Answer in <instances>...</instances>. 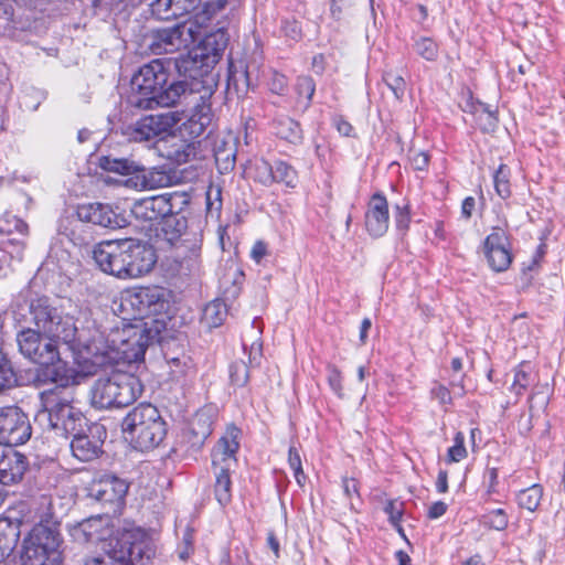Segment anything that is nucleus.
I'll return each instance as SVG.
<instances>
[{
  "instance_id": "774afa93",
  "label": "nucleus",
  "mask_w": 565,
  "mask_h": 565,
  "mask_svg": "<svg viewBox=\"0 0 565 565\" xmlns=\"http://www.w3.org/2000/svg\"><path fill=\"white\" fill-rule=\"evenodd\" d=\"M286 86V78L282 75H276L271 83V90L276 94H282Z\"/></svg>"
},
{
  "instance_id": "052dcab7",
  "label": "nucleus",
  "mask_w": 565,
  "mask_h": 565,
  "mask_svg": "<svg viewBox=\"0 0 565 565\" xmlns=\"http://www.w3.org/2000/svg\"><path fill=\"white\" fill-rule=\"evenodd\" d=\"M447 509L448 507L445 502L437 501L429 507L427 515L430 520H436L443 516L446 513Z\"/></svg>"
},
{
  "instance_id": "c756f323",
  "label": "nucleus",
  "mask_w": 565,
  "mask_h": 565,
  "mask_svg": "<svg viewBox=\"0 0 565 565\" xmlns=\"http://www.w3.org/2000/svg\"><path fill=\"white\" fill-rule=\"evenodd\" d=\"M189 92V84L185 81L172 82L169 86L162 87L157 94L156 104L161 107H171Z\"/></svg>"
},
{
  "instance_id": "ddd939ff",
  "label": "nucleus",
  "mask_w": 565,
  "mask_h": 565,
  "mask_svg": "<svg viewBox=\"0 0 565 565\" xmlns=\"http://www.w3.org/2000/svg\"><path fill=\"white\" fill-rule=\"evenodd\" d=\"M118 520L108 512L90 516L76 523L70 529L73 540L79 544H97L99 542L111 541L115 539V529Z\"/></svg>"
},
{
  "instance_id": "39448f33",
  "label": "nucleus",
  "mask_w": 565,
  "mask_h": 565,
  "mask_svg": "<svg viewBox=\"0 0 565 565\" xmlns=\"http://www.w3.org/2000/svg\"><path fill=\"white\" fill-rule=\"evenodd\" d=\"M142 390L138 376L117 370L94 382L89 393L90 405L99 411L122 408L132 404Z\"/></svg>"
},
{
  "instance_id": "dca6fc26",
  "label": "nucleus",
  "mask_w": 565,
  "mask_h": 565,
  "mask_svg": "<svg viewBox=\"0 0 565 565\" xmlns=\"http://www.w3.org/2000/svg\"><path fill=\"white\" fill-rule=\"evenodd\" d=\"M181 116L175 111H164L145 116L127 128L130 140L136 142L152 140L181 121Z\"/></svg>"
},
{
  "instance_id": "37998d69",
  "label": "nucleus",
  "mask_w": 565,
  "mask_h": 565,
  "mask_svg": "<svg viewBox=\"0 0 565 565\" xmlns=\"http://www.w3.org/2000/svg\"><path fill=\"white\" fill-rule=\"evenodd\" d=\"M127 557L122 551L119 554L114 551L105 553L104 555L87 557L82 565H126Z\"/></svg>"
},
{
  "instance_id": "e433bc0d",
  "label": "nucleus",
  "mask_w": 565,
  "mask_h": 565,
  "mask_svg": "<svg viewBox=\"0 0 565 565\" xmlns=\"http://www.w3.org/2000/svg\"><path fill=\"white\" fill-rule=\"evenodd\" d=\"M215 486L214 494L221 505H226L232 499L230 471H214Z\"/></svg>"
},
{
  "instance_id": "9d476101",
  "label": "nucleus",
  "mask_w": 565,
  "mask_h": 565,
  "mask_svg": "<svg viewBox=\"0 0 565 565\" xmlns=\"http://www.w3.org/2000/svg\"><path fill=\"white\" fill-rule=\"evenodd\" d=\"M200 30L191 21H184L171 28L153 30L148 46L153 54L174 53L186 50L199 40Z\"/></svg>"
},
{
  "instance_id": "a18cd8bd",
  "label": "nucleus",
  "mask_w": 565,
  "mask_h": 565,
  "mask_svg": "<svg viewBox=\"0 0 565 565\" xmlns=\"http://www.w3.org/2000/svg\"><path fill=\"white\" fill-rule=\"evenodd\" d=\"M383 81L396 99L401 100L404 97L406 83L403 76L390 71L384 73Z\"/></svg>"
},
{
  "instance_id": "0eeeda50",
  "label": "nucleus",
  "mask_w": 565,
  "mask_h": 565,
  "mask_svg": "<svg viewBox=\"0 0 565 565\" xmlns=\"http://www.w3.org/2000/svg\"><path fill=\"white\" fill-rule=\"evenodd\" d=\"M169 302L164 290L159 287H140L127 290L121 295L119 313L122 321L145 323L150 319L167 311Z\"/></svg>"
},
{
  "instance_id": "c85d7f7f",
  "label": "nucleus",
  "mask_w": 565,
  "mask_h": 565,
  "mask_svg": "<svg viewBox=\"0 0 565 565\" xmlns=\"http://www.w3.org/2000/svg\"><path fill=\"white\" fill-rule=\"evenodd\" d=\"M273 129L277 137L292 145L302 142V129L298 121L286 115H279L273 120Z\"/></svg>"
},
{
  "instance_id": "09e8293b",
  "label": "nucleus",
  "mask_w": 565,
  "mask_h": 565,
  "mask_svg": "<svg viewBox=\"0 0 565 565\" xmlns=\"http://www.w3.org/2000/svg\"><path fill=\"white\" fill-rule=\"evenodd\" d=\"M467 457V450L465 447V435L458 431L454 438V445L448 449L447 460L448 462H459Z\"/></svg>"
},
{
  "instance_id": "7c9ffc66",
  "label": "nucleus",
  "mask_w": 565,
  "mask_h": 565,
  "mask_svg": "<svg viewBox=\"0 0 565 565\" xmlns=\"http://www.w3.org/2000/svg\"><path fill=\"white\" fill-rule=\"evenodd\" d=\"M227 317V308L224 301L214 300L205 306L202 313V321L209 328L220 327Z\"/></svg>"
},
{
  "instance_id": "5fc2aeb1",
  "label": "nucleus",
  "mask_w": 565,
  "mask_h": 565,
  "mask_svg": "<svg viewBox=\"0 0 565 565\" xmlns=\"http://www.w3.org/2000/svg\"><path fill=\"white\" fill-rule=\"evenodd\" d=\"M288 462L290 468L294 471L295 478L299 484H301V478H305L302 466H301V458L298 449L294 446H290L288 451Z\"/></svg>"
},
{
  "instance_id": "b1692460",
  "label": "nucleus",
  "mask_w": 565,
  "mask_h": 565,
  "mask_svg": "<svg viewBox=\"0 0 565 565\" xmlns=\"http://www.w3.org/2000/svg\"><path fill=\"white\" fill-rule=\"evenodd\" d=\"M364 222L367 233L373 237H381L387 232L390 224L388 203L382 193L376 192L371 196Z\"/></svg>"
},
{
  "instance_id": "864d4df0",
  "label": "nucleus",
  "mask_w": 565,
  "mask_h": 565,
  "mask_svg": "<svg viewBox=\"0 0 565 565\" xmlns=\"http://www.w3.org/2000/svg\"><path fill=\"white\" fill-rule=\"evenodd\" d=\"M328 384L333 393L342 398L344 396L343 386H342V374L341 371L335 365H328Z\"/></svg>"
},
{
  "instance_id": "473e14b6",
  "label": "nucleus",
  "mask_w": 565,
  "mask_h": 565,
  "mask_svg": "<svg viewBox=\"0 0 565 565\" xmlns=\"http://www.w3.org/2000/svg\"><path fill=\"white\" fill-rule=\"evenodd\" d=\"M534 381L532 365L529 362H522L514 369L513 382L511 391L520 396Z\"/></svg>"
},
{
  "instance_id": "ea45409f",
  "label": "nucleus",
  "mask_w": 565,
  "mask_h": 565,
  "mask_svg": "<svg viewBox=\"0 0 565 565\" xmlns=\"http://www.w3.org/2000/svg\"><path fill=\"white\" fill-rule=\"evenodd\" d=\"M274 182L284 183L288 188L297 185V171L285 161H275L273 164Z\"/></svg>"
},
{
  "instance_id": "f03ea898",
  "label": "nucleus",
  "mask_w": 565,
  "mask_h": 565,
  "mask_svg": "<svg viewBox=\"0 0 565 565\" xmlns=\"http://www.w3.org/2000/svg\"><path fill=\"white\" fill-rule=\"evenodd\" d=\"M30 313L38 331L47 340L56 344L61 342L72 351L74 361L83 373L87 360L94 356L89 353L92 338L85 339L83 332H78L74 317L50 305L46 299L32 302Z\"/></svg>"
},
{
  "instance_id": "9b49d317",
  "label": "nucleus",
  "mask_w": 565,
  "mask_h": 565,
  "mask_svg": "<svg viewBox=\"0 0 565 565\" xmlns=\"http://www.w3.org/2000/svg\"><path fill=\"white\" fill-rule=\"evenodd\" d=\"M42 332L36 329L25 328L18 332L17 343L20 353L33 363L49 366L60 361L57 344L43 340Z\"/></svg>"
},
{
  "instance_id": "1a4fd4ad",
  "label": "nucleus",
  "mask_w": 565,
  "mask_h": 565,
  "mask_svg": "<svg viewBox=\"0 0 565 565\" xmlns=\"http://www.w3.org/2000/svg\"><path fill=\"white\" fill-rule=\"evenodd\" d=\"M181 213L171 214L164 218L162 224V238L170 245H178V249H189L190 255L188 259L181 263V267H184L189 271H194L199 268V257L202 244L201 231H194L191 233L192 239L188 238L190 233L186 232L188 221Z\"/></svg>"
},
{
  "instance_id": "412c9836",
  "label": "nucleus",
  "mask_w": 565,
  "mask_h": 565,
  "mask_svg": "<svg viewBox=\"0 0 565 565\" xmlns=\"http://www.w3.org/2000/svg\"><path fill=\"white\" fill-rule=\"evenodd\" d=\"M201 142L172 132L163 138L158 149L161 154L175 164H183L196 158Z\"/></svg>"
},
{
  "instance_id": "7ed1b4c3",
  "label": "nucleus",
  "mask_w": 565,
  "mask_h": 565,
  "mask_svg": "<svg viewBox=\"0 0 565 565\" xmlns=\"http://www.w3.org/2000/svg\"><path fill=\"white\" fill-rule=\"evenodd\" d=\"M39 522L24 540L21 559L24 565H60L62 563V537L58 523L53 519L50 495H41L32 502Z\"/></svg>"
},
{
  "instance_id": "f257e3e1",
  "label": "nucleus",
  "mask_w": 565,
  "mask_h": 565,
  "mask_svg": "<svg viewBox=\"0 0 565 565\" xmlns=\"http://www.w3.org/2000/svg\"><path fill=\"white\" fill-rule=\"evenodd\" d=\"M156 334L145 323H124L113 328L105 338L104 332L96 330L92 335L89 353L83 373L95 374L98 369L115 361L122 360L135 363L143 360L149 343Z\"/></svg>"
},
{
  "instance_id": "4d7b16f0",
  "label": "nucleus",
  "mask_w": 565,
  "mask_h": 565,
  "mask_svg": "<svg viewBox=\"0 0 565 565\" xmlns=\"http://www.w3.org/2000/svg\"><path fill=\"white\" fill-rule=\"evenodd\" d=\"M395 222H396V226L399 231H405L408 228V225L411 222L408 205H403V206L396 205Z\"/></svg>"
},
{
  "instance_id": "4468645a",
  "label": "nucleus",
  "mask_w": 565,
  "mask_h": 565,
  "mask_svg": "<svg viewBox=\"0 0 565 565\" xmlns=\"http://www.w3.org/2000/svg\"><path fill=\"white\" fill-rule=\"evenodd\" d=\"M202 53H188L180 54L174 60V67L179 74L189 77H195V70L198 68V57H202L206 60V64L209 63H217L220 57L222 56L224 50L227 46V38L225 32L217 31L213 34L207 35L203 40Z\"/></svg>"
},
{
  "instance_id": "49530a36",
  "label": "nucleus",
  "mask_w": 565,
  "mask_h": 565,
  "mask_svg": "<svg viewBox=\"0 0 565 565\" xmlns=\"http://www.w3.org/2000/svg\"><path fill=\"white\" fill-rule=\"evenodd\" d=\"M414 49L416 53L427 61H435L438 55L437 44L429 38H420L415 44Z\"/></svg>"
},
{
  "instance_id": "8fccbe9b",
  "label": "nucleus",
  "mask_w": 565,
  "mask_h": 565,
  "mask_svg": "<svg viewBox=\"0 0 565 565\" xmlns=\"http://www.w3.org/2000/svg\"><path fill=\"white\" fill-rule=\"evenodd\" d=\"M255 174L254 178L256 181L264 185H270L274 183V171L273 164H270L266 160H259L255 163Z\"/></svg>"
},
{
  "instance_id": "bf43d9fd",
  "label": "nucleus",
  "mask_w": 565,
  "mask_h": 565,
  "mask_svg": "<svg viewBox=\"0 0 565 565\" xmlns=\"http://www.w3.org/2000/svg\"><path fill=\"white\" fill-rule=\"evenodd\" d=\"M267 255V245L263 241H257L250 250V257L252 259L260 264L263 258Z\"/></svg>"
},
{
  "instance_id": "6e6552de",
  "label": "nucleus",
  "mask_w": 565,
  "mask_h": 565,
  "mask_svg": "<svg viewBox=\"0 0 565 565\" xmlns=\"http://www.w3.org/2000/svg\"><path fill=\"white\" fill-rule=\"evenodd\" d=\"M190 203L185 192H167L137 200L131 207L132 215L142 222L164 220L171 214L181 213Z\"/></svg>"
},
{
  "instance_id": "423d86ee",
  "label": "nucleus",
  "mask_w": 565,
  "mask_h": 565,
  "mask_svg": "<svg viewBox=\"0 0 565 565\" xmlns=\"http://www.w3.org/2000/svg\"><path fill=\"white\" fill-rule=\"evenodd\" d=\"M121 429L135 448L141 451L158 447L167 435V423L150 403H140L121 422Z\"/></svg>"
},
{
  "instance_id": "13d9d810",
  "label": "nucleus",
  "mask_w": 565,
  "mask_h": 565,
  "mask_svg": "<svg viewBox=\"0 0 565 565\" xmlns=\"http://www.w3.org/2000/svg\"><path fill=\"white\" fill-rule=\"evenodd\" d=\"M429 163V157L426 152L417 151L411 157V164L417 171H424Z\"/></svg>"
},
{
  "instance_id": "6e6d98bb",
  "label": "nucleus",
  "mask_w": 565,
  "mask_h": 565,
  "mask_svg": "<svg viewBox=\"0 0 565 565\" xmlns=\"http://www.w3.org/2000/svg\"><path fill=\"white\" fill-rule=\"evenodd\" d=\"M430 394L433 398L438 401L443 406L452 404V397L449 388L443 384H435L431 388Z\"/></svg>"
},
{
  "instance_id": "cd10ccee",
  "label": "nucleus",
  "mask_w": 565,
  "mask_h": 565,
  "mask_svg": "<svg viewBox=\"0 0 565 565\" xmlns=\"http://www.w3.org/2000/svg\"><path fill=\"white\" fill-rule=\"evenodd\" d=\"M212 121L211 108L209 106H199L193 113L178 127L177 132L181 136L198 140Z\"/></svg>"
},
{
  "instance_id": "c9c22d12",
  "label": "nucleus",
  "mask_w": 565,
  "mask_h": 565,
  "mask_svg": "<svg viewBox=\"0 0 565 565\" xmlns=\"http://www.w3.org/2000/svg\"><path fill=\"white\" fill-rule=\"evenodd\" d=\"M157 94L148 90L134 89L130 86V90L127 95V104L137 109H153L157 107L156 104Z\"/></svg>"
},
{
  "instance_id": "3c124183",
  "label": "nucleus",
  "mask_w": 565,
  "mask_h": 565,
  "mask_svg": "<svg viewBox=\"0 0 565 565\" xmlns=\"http://www.w3.org/2000/svg\"><path fill=\"white\" fill-rule=\"evenodd\" d=\"M296 90L299 97H305L306 107L309 106L316 90V84L309 76H300L297 79Z\"/></svg>"
},
{
  "instance_id": "69168bd1",
  "label": "nucleus",
  "mask_w": 565,
  "mask_h": 565,
  "mask_svg": "<svg viewBox=\"0 0 565 565\" xmlns=\"http://www.w3.org/2000/svg\"><path fill=\"white\" fill-rule=\"evenodd\" d=\"M330 11L331 15L335 20H340L342 17V6L344 0H330Z\"/></svg>"
},
{
  "instance_id": "2f4dec72",
  "label": "nucleus",
  "mask_w": 565,
  "mask_h": 565,
  "mask_svg": "<svg viewBox=\"0 0 565 565\" xmlns=\"http://www.w3.org/2000/svg\"><path fill=\"white\" fill-rule=\"evenodd\" d=\"M99 167L105 171L121 175H128L139 170V167L134 161L122 158H111L109 156H104L99 159Z\"/></svg>"
},
{
  "instance_id": "6ab92c4d",
  "label": "nucleus",
  "mask_w": 565,
  "mask_h": 565,
  "mask_svg": "<svg viewBox=\"0 0 565 565\" xmlns=\"http://www.w3.org/2000/svg\"><path fill=\"white\" fill-rule=\"evenodd\" d=\"M127 278H138L148 274L157 263L153 247L134 238L125 239Z\"/></svg>"
},
{
  "instance_id": "20e7f679",
  "label": "nucleus",
  "mask_w": 565,
  "mask_h": 565,
  "mask_svg": "<svg viewBox=\"0 0 565 565\" xmlns=\"http://www.w3.org/2000/svg\"><path fill=\"white\" fill-rule=\"evenodd\" d=\"M42 407L34 422L43 429L52 430L61 437H70L87 427L86 417L73 405V394L55 387L41 394Z\"/></svg>"
},
{
  "instance_id": "f704fd0d",
  "label": "nucleus",
  "mask_w": 565,
  "mask_h": 565,
  "mask_svg": "<svg viewBox=\"0 0 565 565\" xmlns=\"http://www.w3.org/2000/svg\"><path fill=\"white\" fill-rule=\"evenodd\" d=\"M543 497V488L541 484H532L531 487L521 490L518 493V504L522 509H526L530 512L537 510Z\"/></svg>"
},
{
  "instance_id": "aec40b11",
  "label": "nucleus",
  "mask_w": 565,
  "mask_h": 565,
  "mask_svg": "<svg viewBox=\"0 0 565 565\" xmlns=\"http://www.w3.org/2000/svg\"><path fill=\"white\" fill-rule=\"evenodd\" d=\"M71 441V450L81 461H92L103 452V438L106 431L98 425L83 427V431H76Z\"/></svg>"
},
{
  "instance_id": "e2e57ef3",
  "label": "nucleus",
  "mask_w": 565,
  "mask_h": 565,
  "mask_svg": "<svg viewBox=\"0 0 565 565\" xmlns=\"http://www.w3.org/2000/svg\"><path fill=\"white\" fill-rule=\"evenodd\" d=\"M476 201L472 196H468L462 201L461 214L465 218H470L475 210Z\"/></svg>"
},
{
  "instance_id": "bb28decb",
  "label": "nucleus",
  "mask_w": 565,
  "mask_h": 565,
  "mask_svg": "<svg viewBox=\"0 0 565 565\" xmlns=\"http://www.w3.org/2000/svg\"><path fill=\"white\" fill-rule=\"evenodd\" d=\"M21 524L22 521L11 515V511L0 519V563L15 548L21 534Z\"/></svg>"
},
{
  "instance_id": "603ef678",
  "label": "nucleus",
  "mask_w": 565,
  "mask_h": 565,
  "mask_svg": "<svg viewBox=\"0 0 565 565\" xmlns=\"http://www.w3.org/2000/svg\"><path fill=\"white\" fill-rule=\"evenodd\" d=\"M383 510L388 515L390 523L393 526H397L404 514V502L398 500H388Z\"/></svg>"
},
{
  "instance_id": "f3484780",
  "label": "nucleus",
  "mask_w": 565,
  "mask_h": 565,
  "mask_svg": "<svg viewBox=\"0 0 565 565\" xmlns=\"http://www.w3.org/2000/svg\"><path fill=\"white\" fill-rule=\"evenodd\" d=\"M507 227V221H503L500 225L493 226L491 233L483 242L484 256L489 266L494 271L507 270L512 262Z\"/></svg>"
},
{
  "instance_id": "72a5a7b5",
  "label": "nucleus",
  "mask_w": 565,
  "mask_h": 565,
  "mask_svg": "<svg viewBox=\"0 0 565 565\" xmlns=\"http://www.w3.org/2000/svg\"><path fill=\"white\" fill-rule=\"evenodd\" d=\"M149 6L152 15L159 20H170L182 15L179 2L175 0H152Z\"/></svg>"
},
{
  "instance_id": "0e129e2a",
  "label": "nucleus",
  "mask_w": 565,
  "mask_h": 565,
  "mask_svg": "<svg viewBox=\"0 0 565 565\" xmlns=\"http://www.w3.org/2000/svg\"><path fill=\"white\" fill-rule=\"evenodd\" d=\"M436 489L439 493H445L448 490V475L447 471L440 470L437 476Z\"/></svg>"
},
{
  "instance_id": "de8ad7c7",
  "label": "nucleus",
  "mask_w": 565,
  "mask_h": 565,
  "mask_svg": "<svg viewBox=\"0 0 565 565\" xmlns=\"http://www.w3.org/2000/svg\"><path fill=\"white\" fill-rule=\"evenodd\" d=\"M230 379L233 385L244 386L249 379L248 365L244 361H236L230 365Z\"/></svg>"
},
{
  "instance_id": "a878e982",
  "label": "nucleus",
  "mask_w": 565,
  "mask_h": 565,
  "mask_svg": "<svg viewBox=\"0 0 565 565\" xmlns=\"http://www.w3.org/2000/svg\"><path fill=\"white\" fill-rule=\"evenodd\" d=\"M28 461L25 456L18 451H2L0 457V483L3 486L20 482L26 471Z\"/></svg>"
},
{
  "instance_id": "4c0bfd02",
  "label": "nucleus",
  "mask_w": 565,
  "mask_h": 565,
  "mask_svg": "<svg viewBox=\"0 0 565 565\" xmlns=\"http://www.w3.org/2000/svg\"><path fill=\"white\" fill-rule=\"evenodd\" d=\"M511 169L507 164H500L493 173V184L497 194L507 200L511 196V184H510Z\"/></svg>"
},
{
  "instance_id": "4be33fe9",
  "label": "nucleus",
  "mask_w": 565,
  "mask_h": 565,
  "mask_svg": "<svg viewBox=\"0 0 565 565\" xmlns=\"http://www.w3.org/2000/svg\"><path fill=\"white\" fill-rule=\"evenodd\" d=\"M78 220L106 228H120L126 224V218L116 213L108 204L99 202L82 204L77 207Z\"/></svg>"
},
{
  "instance_id": "a211bd4d",
  "label": "nucleus",
  "mask_w": 565,
  "mask_h": 565,
  "mask_svg": "<svg viewBox=\"0 0 565 565\" xmlns=\"http://www.w3.org/2000/svg\"><path fill=\"white\" fill-rule=\"evenodd\" d=\"M127 253L125 239L105 241L93 249L96 265L104 271L118 278H127L125 254Z\"/></svg>"
},
{
  "instance_id": "393cba45",
  "label": "nucleus",
  "mask_w": 565,
  "mask_h": 565,
  "mask_svg": "<svg viewBox=\"0 0 565 565\" xmlns=\"http://www.w3.org/2000/svg\"><path fill=\"white\" fill-rule=\"evenodd\" d=\"M168 73L161 60L142 65L131 78V87L158 94L167 85Z\"/></svg>"
},
{
  "instance_id": "f8f14e48",
  "label": "nucleus",
  "mask_w": 565,
  "mask_h": 565,
  "mask_svg": "<svg viewBox=\"0 0 565 565\" xmlns=\"http://www.w3.org/2000/svg\"><path fill=\"white\" fill-rule=\"evenodd\" d=\"M32 435L29 416L15 405L0 407V445L15 447Z\"/></svg>"
},
{
  "instance_id": "680f3d73",
  "label": "nucleus",
  "mask_w": 565,
  "mask_h": 565,
  "mask_svg": "<svg viewBox=\"0 0 565 565\" xmlns=\"http://www.w3.org/2000/svg\"><path fill=\"white\" fill-rule=\"evenodd\" d=\"M334 125L337 127V130L342 135V136H345V137H349L351 136L352 131H353V127L350 122H348L347 120H344L342 117H338L334 119Z\"/></svg>"
},
{
  "instance_id": "338daca9",
  "label": "nucleus",
  "mask_w": 565,
  "mask_h": 565,
  "mask_svg": "<svg viewBox=\"0 0 565 565\" xmlns=\"http://www.w3.org/2000/svg\"><path fill=\"white\" fill-rule=\"evenodd\" d=\"M284 31L286 35L290 36L292 40H297L300 38V28L296 22L286 23L284 26Z\"/></svg>"
},
{
  "instance_id": "c03bdc74",
  "label": "nucleus",
  "mask_w": 565,
  "mask_h": 565,
  "mask_svg": "<svg viewBox=\"0 0 565 565\" xmlns=\"http://www.w3.org/2000/svg\"><path fill=\"white\" fill-rule=\"evenodd\" d=\"M483 523L495 531H503L509 524V519L504 510L494 509L483 515Z\"/></svg>"
},
{
  "instance_id": "58836bf2",
  "label": "nucleus",
  "mask_w": 565,
  "mask_h": 565,
  "mask_svg": "<svg viewBox=\"0 0 565 565\" xmlns=\"http://www.w3.org/2000/svg\"><path fill=\"white\" fill-rule=\"evenodd\" d=\"M252 332L254 333L253 338L255 339L252 341L249 345L248 363L249 366L254 367L260 364L263 356V343L260 342L259 339V335L262 333V326L260 320L258 318H254L252 322Z\"/></svg>"
},
{
  "instance_id": "a19ab883",
  "label": "nucleus",
  "mask_w": 565,
  "mask_h": 565,
  "mask_svg": "<svg viewBox=\"0 0 565 565\" xmlns=\"http://www.w3.org/2000/svg\"><path fill=\"white\" fill-rule=\"evenodd\" d=\"M476 119L478 127L484 132L494 131L497 128L498 118L495 111L484 104H481L476 110Z\"/></svg>"
},
{
  "instance_id": "5701e85b",
  "label": "nucleus",
  "mask_w": 565,
  "mask_h": 565,
  "mask_svg": "<svg viewBox=\"0 0 565 565\" xmlns=\"http://www.w3.org/2000/svg\"><path fill=\"white\" fill-rule=\"evenodd\" d=\"M239 430L231 427L212 449V467L214 471H231L236 462V452L239 448Z\"/></svg>"
},
{
  "instance_id": "2eb2a0df",
  "label": "nucleus",
  "mask_w": 565,
  "mask_h": 565,
  "mask_svg": "<svg viewBox=\"0 0 565 565\" xmlns=\"http://www.w3.org/2000/svg\"><path fill=\"white\" fill-rule=\"evenodd\" d=\"M127 491L128 484L126 481L114 476H104L90 483L88 497L102 507H108L106 512L115 516L124 505Z\"/></svg>"
},
{
  "instance_id": "79ce46f5",
  "label": "nucleus",
  "mask_w": 565,
  "mask_h": 565,
  "mask_svg": "<svg viewBox=\"0 0 565 565\" xmlns=\"http://www.w3.org/2000/svg\"><path fill=\"white\" fill-rule=\"evenodd\" d=\"M17 384V375L10 360L0 352V393Z\"/></svg>"
}]
</instances>
